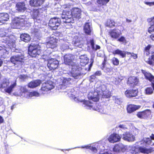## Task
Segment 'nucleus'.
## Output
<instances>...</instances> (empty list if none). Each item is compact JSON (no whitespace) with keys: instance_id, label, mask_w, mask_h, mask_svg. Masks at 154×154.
Segmentation results:
<instances>
[{"instance_id":"obj_10","label":"nucleus","mask_w":154,"mask_h":154,"mask_svg":"<svg viewBox=\"0 0 154 154\" xmlns=\"http://www.w3.org/2000/svg\"><path fill=\"white\" fill-rule=\"evenodd\" d=\"M23 54L19 53L11 58V62L15 65H23L26 60Z\"/></svg>"},{"instance_id":"obj_60","label":"nucleus","mask_w":154,"mask_h":154,"mask_svg":"<svg viewBox=\"0 0 154 154\" xmlns=\"http://www.w3.org/2000/svg\"><path fill=\"white\" fill-rule=\"evenodd\" d=\"M126 22L128 23H130L131 22V20H130L128 19H126Z\"/></svg>"},{"instance_id":"obj_21","label":"nucleus","mask_w":154,"mask_h":154,"mask_svg":"<svg viewBox=\"0 0 154 154\" xmlns=\"http://www.w3.org/2000/svg\"><path fill=\"white\" fill-rule=\"evenodd\" d=\"M121 137L117 134H112L108 138V139L109 142L111 143L116 142L120 140Z\"/></svg>"},{"instance_id":"obj_27","label":"nucleus","mask_w":154,"mask_h":154,"mask_svg":"<svg viewBox=\"0 0 154 154\" xmlns=\"http://www.w3.org/2000/svg\"><path fill=\"white\" fill-rule=\"evenodd\" d=\"M140 107L139 106H137L134 104H129L127 107V111L128 113H131Z\"/></svg>"},{"instance_id":"obj_54","label":"nucleus","mask_w":154,"mask_h":154,"mask_svg":"<svg viewBox=\"0 0 154 154\" xmlns=\"http://www.w3.org/2000/svg\"><path fill=\"white\" fill-rule=\"evenodd\" d=\"M21 91L23 92H26L27 90L26 89L25 87H21L20 88Z\"/></svg>"},{"instance_id":"obj_43","label":"nucleus","mask_w":154,"mask_h":154,"mask_svg":"<svg viewBox=\"0 0 154 154\" xmlns=\"http://www.w3.org/2000/svg\"><path fill=\"white\" fill-rule=\"evenodd\" d=\"M152 60L154 61V53L152 54V59L149 58L146 61V62L150 65H154V63Z\"/></svg>"},{"instance_id":"obj_61","label":"nucleus","mask_w":154,"mask_h":154,"mask_svg":"<svg viewBox=\"0 0 154 154\" xmlns=\"http://www.w3.org/2000/svg\"><path fill=\"white\" fill-rule=\"evenodd\" d=\"M14 108V106H12L11 107V109L12 110Z\"/></svg>"},{"instance_id":"obj_7","label":"nucleus","mask_w":154,"mask_h":154,"mask_svg":"<svg viewBox=\"0 0 154 154\" xmlns=\"http://www.w3.org/2000/svg\"><path fill=\"white\" fill-rule=\"evenodd\" d=\"M10 82L9 79H4L0 82V89H4V91L10 94L13 91V88L16 86V83L15 82L9 86Z\"/></svg>"},{"instance_id":"obj_45","label":"nucleus","mask_w":154,"mask_h":154,"mask_svg":"<svg viewBox=\"0 0 154 154\" xmlns=\"http://www.w3.org/2000/svg\"><path fill=\"white\" fill-rule=\"evenodd\" d=\"M68 45L69 43L67 42L63 44L61 47V50L64 51L66 49H68L69 48Z\"/></svg>"},{"instance_id":"obj_52","label":"nucleus","mask_w":154,"mask_h":154,"mask_svg":"<svg viewBox=\"0 0 154 154\" xmlns=\"http://www.w3.org/2000/svg\"><path fill=\"white\" fill-rule=\"evenodd\" d=\"M79 57L80 60H84L85 59H86V58H88L87 57L86 55L85 54L83 55H81Z\"/></svg>"},{"instance_id":"obj_56","label":"nucleus","mask_w":154,"mask_h":154,"mask_svg":"<svg viewBox=\"0 0 154 154\" xmlns=\"http://www.w3.org/2000/svg\"><path fill=\"white\" fill-rule=\"evenodd\" d=\"M144 3L146 4V5H149L150 6H152V2H144Z\"/></svg>"},{"instance_id":"obj_6","label":"nucleus","mask_w":154,"mask_h":154,"mask_svg":"<svg viewBox=\"0 0 154 154\" xmlns=\"http://www.w3.org/2000/svg\"><path fill=\"white\" fill-rule=\"evenodd\" d=\"M28 20L26 16L22 15L15 18L12 21L11 23V27L13 28H18L19 26H27Z\"/></svg>"},{"instance_id":"obj_14","label":"nucleus","mask_w":154,"mask_h":154,"mask_svg":"<svg viewBox=\"0 0 154 154\" xmlns=\"http://www.w3.org/2000/svg\"><path fill=\"white\" fill-rule=\"evenodd\" d=\"M113 53L114 54H119L122 57H125L126 54H127L128 55H130L131 57H132L134 59H135L137 58V55L133 53L122 51L119 49H117L114 51L113 52Z\"/></svg>"},{"instance_id":"obj_38","label":"nucleus","mask_w":154,"mask_h":154,"mask_svg":"<svg viewBox=\"0 0 154 154\" xmlns=\"http://www.w3.org/2000/svg\"><path fill=\"white\" fill-rule=\"evenodd\" d=\"M111 82L113 84L116 85H118L120 82V80L118 78H116L114 77L111 78Z\"/></svg>"},{"instance_id":"obj_53","label":"nucleus","mask_w":154,"mask_h":154,"mask_svg":"<svg viewBox=\"0 0 154 154\" xmlns=\"http://www.w3.org/2000/svg\"><path fill=\"white\" fill-rule=\"evenodd\" d=\"M26 77V76L25 75H22L19 76L20 79L22 80H24Z\"/></svg>"},{"instance_id":"obj_47","label":"nucleus","mask_w":154,"mask_h":154,"mask_svg":"<svg viewBox=\"0 0 154 154\" xmlns=\"http://www.w3.org/2000/svg\"><path fill=\"white\" fill-rule=\"evenodd\" d=\"M112 60L113 63L114 65L117 66L119 65V61L118 59L115 57H114L113 58Z\"/></svg>"},{"instance_id":"obj_11","label":"nucleus","mask_w":154,"mask_h":154,"mask_svg":"<svg viewBox=\"0 0 154 154\" xmlns=\"http://www.w3.org/2000/svg\"><path fill=\"white\" fill-rule=\"evenodd\" d=\"M103 147V146L101 144L96 143L94 145V146H92L90 145H88L84 146H82L81 147H76L73 148H72L71 149L76 148H85L86 149L91 150L92 152L94 153L96 152L98 150H100L101 149V148ZM71 149H62L61 150L63 152H64L65 151H69Z\"/></svg>"},{"instance_id":"obj_57","label":"nucleus","mask_w":154,"mask_h":154,"mask_svg":"<svg viewBox=\"0 0 154 154\" xmlns=\"http://www.w3.org/2000/svg\"><path fill=\"white\" fill-rule=\"evenodd\" d=\"M4 120L3 117L0 116V124H1L3 123L4 122Z\"/></svg>"},{"instance_id":"obj_8","label":"nucleus","mask_w":154,"mask_h":154,"mask_svg":"<svg viewBox=\"0 0 154 154\" xmlns=\"http://www.w3.org/2000/svg\"><path fill=\"white\" fill-rule=\"evenodd\" d=\"M141 71L146 79L151 82V85L153 88V89L151 87L146 88L144 90V93L148 95L151 94L153 93V90H154V76L145 70H142Z\"/></svg>"},{"instance_id":"obj_40","label":"nucleus","mask_w":154,"mask_h":154,"mask_svg":"<svg viewBox=\"0 0 154 154\" xmlns=\"http://www.w3.org/2000/svg\"><path fill=\"white\" fill-rule=\"evenodd\" d=\"M151 47V46L149 45L145 47L144 50V53L146 55H149L150 53V49Z\"/></svg>"},{"instance_id":"obj_13","label":"nucleus","mask_w":154,"mask_h":154,"mask_svg":"<svg viewBox=\"0 0 154 154\" xmlns=\"http://www.w3.org/2000/svg\"><path fill=\"white\" fill-rule=\"evenodd\" d=\"M60 18L57 17L52 18L49 21V26L52 29L56 30L60 25Z\"/></svg>"},{"instance_id":"obj_26","label":"nucleus","mask_w":154,"mask_h":154,"mask_svg":"<svg viewBox=\"0 0 154 154\" xmlns=\"http://www.w3.org/2000/svg\"><path fill=\"white\" fill-rule=\"evenodd\" d=\"M9 19V16L7 13H0V25L4 23Z\"/></svg>"},{"instance_id":"obj_58","label":"nucleus","mask_w":154,"mask_h":154,"mask_svg":"<svg viewBox=\"0 0 154 154\" xmlns=\"http://www.w3.org/2000/svg\"><path fill=\"white\" fill-rule=\"evenodd\" d=\"M150 37L152 40L154 41V35H151Z\"/></svg>"},{"instance_id":"obj_5","label":"nucleus","mask_w":154,"mask_h":154,"mask_svg":"<svg viewBox=\"0 0 154 154\" xmlns=\"http://www.w3.org/2000/svg\"><path fill=\"white\" fill-rule=\"evenodd\" d=\"M96 89V92H94L93 96H91L89 94L88 98L89 100H92L94 102H97L99 100V94L102 98H108L109 97L110 93L109 90L107 89L106 86L104 85H101V86L97 87Z\"/></svg>"},{"instance_id":"obj_22","label":"nucleus","mask_w":154,"mask_h":154,"mask_svg":"<svg viewBox=\"0 0 154 154\" xmlns=\"http://www.w3.org/2000/svg\"><path fill=\"white\" fill-rule=\"evenodd\" d=\"M85 32L87 35H90L92 33V28L91 23H85L84 27Z\"/></svg>"},{"instance_id":"obj_62","label":"nucleus","mask_w":154,"mask_h":154,"mask_svg":"<svg viewBox=\"0 0 154 154\" xmlns=\"http://www.w3.org/2000/svg\"><path fill=\"white\" fill-rule=\"evenodd\" d=\"M152 5H154V2H152Z\"/></svg>"},{"instance_id":"obj_18","label":"nucleus","mask_w":154,"mask_h":154,"mask_svg":"<svg viewBox=\"0 0 154 154\" xmlns=\"http://www.w3.org/2000/svg\"><path fill=\"white\" fill-rule=\"evenodd\" d=\"M121 137L124 140L128 142H133L135 140V136L129 132H124Z\"/></svg>"},{"instance_id":"obj_55","label":"nucleus","mask_w":154,"mask_h":154,"mask_svg":"<svg viewBox=\"0 0 154 154\" xmlns=\"http://www.w3.org/2000/svg\"><path fill=\"white\" fill-rule=\"evenodd\" d=\"M95 76H100L101 75V72L100 71H97L94 74Z\"/></svg>"},{"instance_id":"obj_12","label":"nucleus","mask_w":154,"mask_h":154,"mask_svg":"<svg viewBox=\"0 0 154 154\" xmlns=\"http://www.w3.org/2000/svg\"><path fill=\"white\" fill-rule=\"evenodd\" d=\"M55 87V84L51 81L43 83L41 88V92L43 94L47 93L48 91L53 89Z\"/></svg>"},{"instance_id":"obj_35","label":"nucleus","mask_w":154,"mask_h":154,"mask_svg":"<svg viewBox=\"0 0 154 154\" xmlns=\"http://www.w3.org/2000/svg\"><path fill=\"white\" fill-rule=\"evenodd\" d=\"M20 39L22 41L26 42H27L30 40V37L29 35L26 33L22 34L20 36Z\"/></svg>"},{"instance_id":"obj_15","label":"nucleus","mask_w":154,"mask_h":154,"mask_svg":"<svg viewBox=\"0 0 154 154\" xmlns=\"http://www.w3.org/2000/svg\"><path fill=\"white\" fill-rule=\"evenodd\" d=\"M59 62L56 59L51 58L48 60L47 66L50 70L56 69L58 66Z\"/></svg>"},{"instance_id":"obj_9","label":"nucleus","mask_w":154,"mask_h":154,"mask_svg":"<svg viewBox=\"0 0 154 154\" xmlns=\"http://www.w3.org/2000/svg\"><path fill=\"white\" fill-rule=\"evenodd\" d=\"M45 11L42 9H34L32 12L31 16L35 23H40L45 17Z\"/></svg>"},{"instance_id":"obj_3","label":"nucleus","mask_w":154,"mask_h":154,"mask_svg":"<svg viewBox=\"0 0 154 154\" xmlns=\"http://www.w3.org/2000/svg\"><path fill=\"white\" fill-rule=\"evenodd\" d=\"M81 10L78 8H74L71 11H64L61 15L63 21L66 23H73L74 20L72 16L79 19L81 18Z\"/></svg>"},{"instance_id":"obj_63","label":"nucleus","mask_w":154,"mask_h":154,"mask_svg":"<svg viewBox=\"0 0 154 154\" xmlns=\"http://www.w3.org/2000/svg\"><path fill=\"white\" fill-rule=\"evenodd\" d=\"M68 94L69 96H70V93L69 92H68Z\"/></svg>"},{"instance_id":"obj_42","label":"nucleus","mask_w":154,"mask_h":154,"mask_svg":"<svg viewBox=\"0 0 154 154\" xmlns=\"http://www.w3.org/2000/svg\"><path fill=\"white\" fill-rule=\"evenodd\" d=\"M39 94L36 91H34L30 92L28 94L29 97H38L39 96Z\"/></svg>"},{"instance_id":"obj_24","label":"nucleus","mask_w":154,"mask_h":154,"mask_svg":"<svg viewBox=\"0 0 154 154\" xmlns=\"http://www.w3.org/2000/svg\"><path fill=\"white\" fill-rule=\"evenodd\" d=\"M106 60L105 58H104V61H103L102 63V66L101 67V69L103 70L106 73L111 72L112 71V69L111 68L109 65L106 64Z\"/></svg>"},{"instance_id":"obj_17","label":"nucleus","mask_w":154,"mask_h":154,"mask_svg":"<svg viewBox=\"0 0 154 154\" xmlns=\"http://www.w3.org/2000/svg\"><path fill=\"white\" fill-rule=\"evenodd\" d=\"M58 39L54 37H51L49 41L47 43L46 46L48 48L53 49L57 46Z\"/></svg>"},{"instance_id":"obj_30","label":"nucleus","mask_w":154,"mask_h":154,"mask_svg":"<svg viewBox=\"0 0 154 154\" xmlns=\"http://www.w3.org/2000/svg\"><path fill=\"white\" fill-rule=\"evenodd\" d=\"M148 22L150 23V26L148 29V32L151 33L154 32V17L147 19Z\"/></svg>"},{"instance_id":"obj_50","label":"nucleus","mask_w":154,"mask_h":154,"mask_svg":"<svg viewBox=\"0 0 154 154\" xmlns=\"http://www.w3.org/2000/svg\"><path fill=\"white\" fill-rule=\"evenodd\" d=\"M74 45L75 46L78 47L79 48H81L82 46V45L80 44V42H78L77 41L74 42Z\"/></svg>"},{"instance_id":"obj_64","label":"nucleus","mask_w":154,"mask_h":154,"mask_svg":"<svg viewBox=\"0 0 154 154\" xmlns=\"http://www.w3.org/2000/svg\"><path fill=\"white\" fill-rule=\"evenodd\" d=\"M152 146H154V143H153L152 144Z\"/></svg>"},{"instance_id":"obj_59","label":"nucleus","mask_w":154,"mask_h":154,"mask_svg":"<svg viewBox=\"0 0 154 154\" xmlns=\"http://www.w3.org/2000/svg\"><path fill=\"white\" fill-rule=\"evenodd\" d=\"M3 63V61L1 59H0V67L1 66Z\"/></svg>"},{"instance_id":"obj_37","label":"nucleus","mask_w":154,"mask_h":154,"mask_svg":"<svg viewBox=\"0 0 154 154\" xmlns=\"http://www.w3.org/2000/svg\"><path fill=\"white\" fill-rule=\"evenodd\" d=\"M116 24L115 22L113 20L108 19L106 24V25L107 27L111 28L115 26Z\"/></svg>"},{"instance_id":"obj_25","label":"nucleus","mask_w":154,"mask_h":154,"mask_svg":"<svg viewBox=\"0 0 154 154\" xmlns=\"http://www.w3.org/2000/svg\"><path fill=\"white\" fill-rule=\"evenodd\" d=\"M137 92L138 91L137 90H130L126 91L125 94L127 97L131 98L136 96Z\"/></svg>"},{"instance_id":"obj_28","label":"nucleus","mask_w":154,"mask_h":154,"mask_svg":"<svg viewBox=\"0 0 154 154\" xmlns=\"http://www.w3.org/2000/svg\"><path fill=\"white\" fill-rule=\"evenodd\" d=\"M16 8L19 12H23L26 9V8L25 7L24 3L23 2L17 3L16 5Z\"/></svg>"},{"instance_id":"obj_1","label":"nucleus","mask_w":154,"mask_h":154,"mask_svg":"<svg viewBox=\"0 0 154 154\" xmlns=\"http://www.w3.org/2000/svg\"><path fill=\"white\" fill-rule=\"evenodd\" d=\"M150 138H145L141 141L139 142V143L142 146L138 147L135 146L132 147L130 150V152L132 154H139L140 152L148 154L154 151V148L149 147L147 148L144 146H147L151 144L152 141L151 140H154V134H152Z\"/></svg>"},{"instance_id":"obj_39","label":"nucleus","mask_w":154,"mask_h":154,"mask_svg":"<svg viewBox=\"0 0 154 154\" xmlns=\"http://www.w3.org/2000/svg\"><path fill=\"white\" fill-rule=\"evenodd\" d=\"M3 99L0 97V112H3L5 110V106L3 104Z\"/></svg>"},{"instance_id":"obj_19","label":"nucleus","mask_w":154,"mask_h":154,"mask_svg":"<svg viewBox=\"0 0 154 154\" xmlns=\"http://www.w3.org/2000/svg\"><path fill=\"white\" fill-rule=\"evenodd\" d=\"M8 30L5 29L4 28L0 29V37H4L5 38L3 39L4 41H2L3 42L5 43L8 44L10 41V37L8 36H6L7 35Z\"/></svg>"},{"instance_id":"obj_4","label":"nucleus","mask_w":154,"mask_h":154,"mask_svg":"<svg viewBox=\"0 0 154 154\" xmlns=\"http://www.w3.org/2000/svg\"><path fill=\"white\" fill-rule=\"evenodd\" d=\"M71 97H72L74 100L78 102L83 103V106L86 109L96 110L101 113L106 114L107 112V109L106 107H103L101 106H94L93 103H92L89 100H85L79 99V97L77 98L75 97L73 94H71Z\"/></svg>"},{"instance_id":"obj_34","label":"nucleus","mask_w":154,"mask_h":154,"mask_svg":"<svg viewBox=\"0 0 154 154\" xmlns=\"http://www.w3.org/2000/svg\"><path fill=\"white\" fill-rule=\"evenodd\" d=\"M125 148V146L122 143H119L116 145L113 148V150L115 152H118L120 150H123Z\"/></svg>"},{"instance_id":"obj_31","label":"nucleus","mask_w":154,"mask_h":154,"mask_svg":"<svg viewBox=\"0 0 154 154\" xmlns=\"http://www.w3.org/2000/svg\"><path fill=\"white\" fill-rule=\"evenodd\" d=\"M109 33L111 37L116 39L120 35L121 32L117 29H114L112 30Z\"/></svg>"},{"instance_id":"obj_46","label":"nucleus","mask_w":154,"mask_h":154,"mask_svg":"<svg viewBox=\"0 0 154 154\" xmlns=\"http://www.w3.org/2000/svg\"><path fill=\"white\" fill-rule=\"evenodd\" d=\"M86 59L80 60V64L81 66H84L88 63V58H86Z\"/></svg>"},{"instance_id":"obj_44","label":"nucleus","mask_w":154,"mask_h":154,"mask_svg":"<svg viewBox=\"0 0 154 154\" xmlns=\"http://www.w3.org/2000/svg\"><path fill=\"white\" fill-rule=\"evenodd\" d=\"M115 99V102L118 104H120L122 102V98L118 96H115L114 97Z\"/></svg>"},{"instance_id":"obj_36","label":"nucleus","mask_w":154,"mask_h":154,"mask_svg":"<svg viewBox=\"0 0 154 154\" xmlns=\"http://www.w3.org/2000/svg\"><path fill=\"white\" fill-rule=\"evenodd\" d=\"M92 49L94 51H97L98 49H99L100 48V47L97 45H94V40L93 39H90L89 41Z\"/></svg>"},{"instance_id":"obj_49","label":"nucleus","mask_w":154,"mask_h":154,"mask_svg":"<svg viewBox=\"0 0 154 154\" xmlns=\"http://www.w3.org/2000/svg\"><path fill=\"white\" fill-rule=\"evenodd\" d=\"M118 41L120 42H122L123 43H126V40L125 37L123 36H122L119 38H118Z\"/></svg>"},{"instance_id":"obj_41","label":"nucleus","mask_w":154,"mask_h":154,"mask_svg":"<svg viewBox=\"0 0 154 154\" xmlns=\"http://www.w3.org/2000/svg\"><path fill=\"white\" fill-rule=\"evenodd\" d=\"M109 1V0H97V3L101 5H106Z\"/></svg>"},{"instance_id":"obj_51","label":"nucleus","mask_w":154,"mask_h":154,"mask_svg":"<svg viewBox=\"0 0 154 154\" xmlns=\"http://www.w3.org/2000/svg\"><path fill=\"white\" fill-rule=\"evenodd\" d=\"M96 78L95 75L94 74L91 75L90 77V80L91 82H93Z\"/></svg>"},{"instance_id":"obj_16","label":"nucleus","mask_w":154,"mask_h":154,"mask_svg":"<svg viewBox=\"0 0 154 154\" xmlns=\"http://www.w3.org/2000/svg\"><path fill=\"white\" fill-rule=\"evenodd\" d=\"M29 54L32 57H35L39 55L41 53V51L35 47L31 45L29 48Z\"/></svg>"},{"instance_id":"obj_48","label":"nucleus","mask_w":154,"mask_h":154,"mask_svg":"<svg viewBox=\"0 0 154 154\" xmlns=\"http://www.w3.org/2000/svg\"><path fill=\"white\" fill-rule=\"evenodd\" d=\"M119 128H120V130L122 131L123 130H125L127 129V128L125 125L123 124H120L119 126Z\"/></svg>"},{"instance_id":"obj_23","label":"nucleus","mask_w":154,"mask_h":154,"mask_svg":"<svg viewBox=\"0 0 154 154\" xmlns=\"http://www.w3.org/2000/svg\"><path fill=\"white\" fill-rule=\"evenodd\" d=\"M42 83V81L40 80H35L30 82L28 85V87L30 88H35L39 86Z\"/></svg>"},{"instance_id":"obj_29","label":"nucleus","mask_w":154,"mask_h":154,"mask_svg":"<svg viewBox=\"0 0 154 154\" xmlns=\"http://www.w3.org/2000/svg\"><path fill=\"white\" fill-rule=\"evenodd\" d=\"M45 0H31L29 2L30 5L34 7L41 6Z\"/></svg>"},{"instance_id":"obj_32","label":"nucleus","mask_w":154,"mask_h":154,"mask_svg":"<svg viewBox=\"0 0 154 154\" xmlns=\"http://www.w3.org/2000/svg\"><path fill=\"white\" fill-rule=\"evenodd\" d=\"M71 80V78H64V77H62L60 79H58V81H61L62 83L61 82H59V84L60 85H63L65 86H66L68 85V84L69 83L70 81Z\"/></svg>"},{"instance_id":"obj_33","label":"nucleus","mask_w":154,"mask_h":154,"mask_svg":"<svg viewBox=\"0 0 154 154\" xmlns=\"http://www.w3.org/2000/svg\"><path fill=\"white\" fill-rule=\"evenodd\" d=\"M138 82V79L135 76L130 77L128 79V83L133 84V86L137 85Z\"/></svg>"},{"instance_id":"obj_20","label":"nucleus","mask_w":154,"mask_h":154,"mask_svg":"<svg viewBox=\"0 0 154 154\" xmlns=\"http://www.w3.org/2000/svg\"><path fill=\"white\" fill-rule=\"evenodd\" d=\"M151 114V110L149 109H146L142 112H138L137 115L139 118L145 119L149 117Z\"/></svg>"},{"instance_id":"obj_2","label":"nucleus","mask_w":154,"mask_h":154,"mask_svg":"<svg viewBox=\"0 0 154 154\" xmlns=\"http://www.w3.org/2000/svg\"><path fill=\"white\" fill-rule=\"evenodd\" d=\"M74 57V56L70 54L65 55L64 57V63L66 64L71 66V75L75 79H78L82 77V69L79 66L74 65L73 62Z\"/></svg>"}]
</instances>
